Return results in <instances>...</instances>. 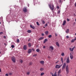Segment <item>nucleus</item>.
Returning <instances> with one entry per match:
<instances>
[{"instance_id": "f257e3e1", "label": "nucleus", "mask_w": 76, "mask_h": 76, "mask_svg": "<svg viewBox=\"0 0 76 76\" xmlns=\"http://www.w3.org/2000/svg\"><path fill=\"white\" fill-rule=\"evenodd\" d=\"M48 6L50 10H52V12H53V10H54V5L53 4H49Z\"/></svg>"}, {"instance_id": "f03ea898", "label": "nucleus", "mask_w": 76, "mask_h": 76, "mask_svg": "<svg viewBox=\"0 0 76 76\" xmlns=\"http://www.w3.org/2000/svg\"><path fill=\"white\" fill-rule=\"evenodd\" d=\"M66 74H68L69 73V66L66 65Z\"/></svg>"}, {"instance_id": "7ed1b4c3", "label": "nucleus", "mask_w": 76, "mask_h": 76, "mask_svg": "<svg viewBox=\"0 0 76 76\" xmlns=\"http://www.w3.org/2000/svg\"><path fill=\"white\" fill-rule=\"evenodd\" d=\"M11 59L13 63H15L16 62V58L15 57L13 56L11 57Z\"/></svg>"}, {"instance_id": "20e7f679", "label": "nucleus", "mask_w": 76, "mask_h": 76, "mask_svg": "<svg viewBox=\"0 0 76 76\" xmlns=\"http://www.w3.org/2000/svg\"><path fill=\"white\" fill-rule=\"evenodd\" d=\"M66 63H64L63 65L62 69L64 70V69H65V68L66 67Z\"/></svg>"}, {"instance_id": "39448f33", "label": "nucleus", "mask_w": 76, "mask_h": 76, "mask_svg": "<svg viewBox=\"0 0 76 76\" xmlns=\"http://www.w3.org/2000/svg\"><path fill=\"white\" fill-rule=\"evenodd\" d=\"M62 66V64L60 65H56V69H59V68H60V67H61Z\"/></svg>"}, {"instance_id": "423d86ee", "label": "nucleus", "mask_w": 76, "mask_h": 76, "mask_svg": "<svg viewBox=\"0 0 76 76\" xmlns=\"http://www.w3.org/2000/svg\"><path fill=\"white\" fill-rule=\"evenodd\" d=\"M23 49L24 50H27V45H25L23 46Z\"/></svg>"}, {"instance_id": "0eeeda50", "label": "nucleus", "mask_w": 76, "mask_h": 76, "mask_svg": "<svg viewBox=\"0 0 76 76\" xmlns=\"http://www.w3.org/2000/svg\"><path fill=\"white\" fill-rule=\"evenodd\" d=\"M23 11L24 12L26 13V12H27V9H26V8L24 7L23 8Z\"/></svg>"}, {"instance_id": "6e6552de", "label": "nucleus", "mask_w": 76, "mask_h": 76, "mask_svg": "<svg viewBox=\"0 0 76 76\" xmlns=\"http://www.w3.org/2000/svg\"><path fill=\"white\" fill-rule=\"evenodd\" d=\"M31 52H32V49H29L28 50V54H30V53H31Z\"/></svg>"}, {"instance_id": "1a4fd4ad", "label": "nucleus", "mask_w": 76, "mask_h": 76, "mask_svg": "<svg viewBox=\"0 0 76 76\" xmlns=\"http://www.w3.org/2000/svg\"><path fill=\"white\" fill-rule=\"evenodd\" d=\"M40 64H42V65H43V64H44V61H41L40 62Z\"/></svg>"}, {"instance_id": "9d476101", "label": "nucleus", "mask_w": 76, "mask_h": 76, "mask_svg": "<svg viewBox=\"0 0 76 76\" xmlns=\"http://www.w3.org/2000/svg\"><path fill=\"white\" fill-rule=\"evenodd\" d=\"M70 63V60H69V58H68L66 60V63Z\"/></svg>"}, {"instance_id": "9b49d317", "label": "nucleus", "mask_w": 76, "mask_h": 76, "mask_svg": "<svg viewBox=\"0 0 76 76\" xmlns=\"http://www.w3.org/2000/svg\"><path fill=\"white\" fill-rule=\"evenodd\" d=\"M76 40V37H75V39H72L71 41V42H74Z\"/></svg>"}, {"instance_id": "f8f14e48", "label": "nucleus", "mask_w": 76, "mask_h": 76, "mask_svg": "<svg viewBox=\"0 0 76 76\" xmlns=\"http://www.w3.org/2000/svg\"><path fill=\"white\" fill-rule=\"evenodd\" d=\"M28 47H31V46H32V45L31 44V43H29L28 44Z\"/></svg>"}, {"instance_id": "ddd939ff", "label": "nucleus", "mask_w": 76, "mask_h": 76, "mask_svg": "<svg viewBox=\"0 0 76 76\" xmlns=\"http://www.w3.org/2000/svg\"><path fill=\"white\" fill-rule=\"evenodd\" d=\"M47 41H48V40L47 39H46L44 40V41L43 42V43H45L46 42H47Z\"/></svg>"}, {"instance_id": "4468645a", "label": "nucleus", "mask_w": 76, "mask_h": 76, "mask_svg": "<svg viewBox=\"0 0 76 76\" xmlns=\"http://www.w3.org/2000/svg\"><path fill=\"white\" fill-rule=\"evenodd\" d=\"M45 33L46 34V35H48V31H46L45 32Z\"/></svg>"}, {"instance_id": "2eb2a0df", "label": "nucleus", "mask_w": 76, "mask_h": 76, "mask_svg": "<svg viewBox=\"0 0 76 76\" xmlns=\"http://www.w3.org/2000/svg\"><path fill=\"white\" fill-rule=\"evenodd\" d=\"M69 32V29H67L66 30V34H68Z\"/></svg>"}, {"instance_id": "dca6fc26", "label": "nucleus", "mask_w": 76, "mask_h": 76, "mask_svg": "<svg viewBox=\"0 0 76 76\" xmlns=\"http://www.w3.org/2000/svg\"><path fill=\"white\" fill-rule=\"evenodd\" d=\"M44 39V37H41L40 38H39V40L40 41V40H42V39Z\"/></svg>"}, {"instance_id": "f3484780", "label": "nucleus", "mask_w": 76, "mask_h": 76, "mask_svg": "<svg viewBox=\"0 0 76 76\" xmlns=\"http://www.w3.org/2000/svg\"><path fill=\"white\" fill-rule=\"evenodd\" d=\"M66 20H64L63 22V26L65 25V24H66Z\"/></svg>"}, {"instance_id": "a211bd4d", "label": "nucleus", "mask_w": 76, "mask_h": 76, "mask_svg": "<svg viewBox=\"0 0 76 76\" xmlns=\"http://www.w3.org/2000/svg\"><path fill=\"white\" fill-rule=\"evenodd\" d=\"M52 76H57V72H56L54 74L52 75Z\"/></svg>"}, {"instance_id": "6ab92c4d", "label": "nucleus", "mask_w": 76, "mask_h": 76, "mask_svg": "<svg viewBox=\"0 0 76 76\" xmlns=\"http://www.w3.org/2000/svg\"><path fill=\"white\" fill-rule=\"evenodd\" d=\"M50 48L52 50H54V48L52 46H50Z\"/></svg>"}, {"instance_id": "aec40b11", "label": "nucleus", "mask_w": 76, "mask_h": 76, "mask_svg": "<svg viewBox=\"0 0 76 76\" xmlns=\"http://www.w3.org/2000/svg\"><path fill=\"white\" fill-rule=\"evenodd\" d=\"M56 45H57V46H58V47L60 46V45H59V44H58V42H56Z\"/></svg>"}, {"instance_id": "412c9836", "label": "nucleus", "mask_w": 76, "mask_h": 76, "mask_svg": "<svg viewBox=\"0 0 76 76\" xmlns=\"http://www.w3.org/2000/svg\"><path fill=\"white\" fill-rule=\"evenodd\" d=\"M61 73V70H59L58 72V75H60Z\"/></svg>"}, {"instance_id": "4be33fe9", "label": "nucleus", "mask_w": 76, "mask_h": 76, "mask_svg": "<svg viewBox=\"0 0 76 76\" xmlns=\"http://www.w3.org/2000/svg\"><path fill=\"white\" fill-rule=\"evenodd\" d=\"M27 32L29 33H31V32H32V31L31 30H28L27 31Z\"/></svg>"}, {"instance_id": "5701e85b", "label": "nucleus", "mask_w": 76, "mask_h": 76, "mask_svg": "<svg viewBox=\"0 0 76 76\" xmlns=\"http://www.w3.org/2000/svg\"><path fill=\"white\" fill-rule=\"evenodd\" d=\"M30 27L31 28H32L33 29H35V27H34V26H33L31 25H30Z\"/></svg>"}, {"instance_id": "b1692460", "label": "nucleus", "mask_w": 76, "mask_h": 76, "mask_svg": "<svg viewBox=\"0 0 76 76\" xmlns=\"http://www.w3.org/2000/svg\"><path fill=\"white\" fill-rule=\"evenodd\" d=\"M70 58L71 59H72L73 58V56L72 55V54H70Z\"/></svg>"}, {"instance_id": "393cba45", "label": "nucleus", "mask_w": 76, "mask_h": 76, "mask_svg": "<svg viewBox=\"0 0 76 76\" xmlns=\"http://www.w3.org/2000/svg\"><path fill=\"white\" fill-rule=\"evenodd\" d=\"M69 50L71 51H73V50L72 49V48H70Z\"/></svg>"}, {"instance_id": "a878e982", "label": "nucleus", "mask_w": 76, "mask_h": 76, "mask_svg": "<svg viewBox=\"0 0 76 76\" xmlns=\"http://www.w3.org/2000/svg\"><path fill=\"white\" fill-rule=\"evenodd\" d=\"M44 75V73L42 72V73H41V74H40V75L43 76V75Z\"/></svg>"}, {"instance_id": "bb28decb", "label": "nucleus", "mask_w": 76, "mask_h": 76, "mask_svg": "<svg viewBox=\"0 0 76 76\" xmlns=\"http://www.w3.org/2000/svg\"><path fill=\"white\" fill-rule=\"evenodd\" d=\"M44 70V68H41L40 69V71H42L43 70Z\"/></svg>"}, {"instance_id": "cd10ccee", "label": "nucleus", "mask_w": 76, "mask_h": 76, "mask_svg": "<svg viewBox=\"0 0 76 76\" xmlns=\"http://www.w3.org/2000/svg\"><path fill=\"white\" fill-rule=\"evenodd\" d=\"M27 75H29L30 74V72H27L26 73Z\"/></svg>"}, {"instance_id": "c85d7f7f", "label": "nucleus", "mask_w": 76, "mask_h": 76, "mask_svg": "<svg viewBox=\"0 0 76 76\" xmlns=\"http://www.w3.org/2000/svg\"><path fill=\"white\" fill-rule=\"evenodd\" d=\"M62 56H64V53H61Z\"/></svg>"}, {"instance_id": "c756f323", "label": "nucleus", "mask_w": 76, "mask_h": 76, "mask_svg": "<svg viewBox=\"0 0 76 76\" xmlns=\"http://www.w3.org/2000/svg\"><path fill=\"white\" fill-rule=\"evenodd\" d=\"M52 37V35H49L48 36V38H51Z\"/></svg>"}, {"instance_id": "7c9ffc66", "label": "nucleus", "mask_w": 76, "mask_h": 76, "mask_svg": "<svg viewBox=\"0 0 76 76\" xmlns=\"http://www.w3.org/2000/svg\"><path fill=\"white\" fill-rule=\"evenodd\" d=\"M20 61L21 63H23V60H20Z\"/></svg>"}, {"instance_id": "2f4dec72", "label": "nucleus", "mask_w": 76, "mask_h": 76, "mask_svg": "<svg viewBox=\"0 0 76 76\" xmlns=\"http://www.w3.org/2000/svg\"><path fill=\"white\" fill-rule=\"evenodd\" d=\"M36 51L37 52H39V49H36Z\"/></svg>"}, {"instance_id": "473e14b6", "label": "nucleus", "mask_w": 76, "mask_h": 76, "mask_svg": "<svg viewBox=\"0 0 76 76\" xmlns=\"http://www.w3.org/2000/svg\"><path fill=\"white\" fill-rule=\"evenodd\" d=\"M63 58H61V61H62V63H63Z\"/></svg>"}, {"instance_id": "72a5a7b5", "label": "nucleus", "mask_w": 76, "mask_h": 76, "mask_svg": "<svg viewBox=\"0 0 76 76\" xmlns=\"http://www.w3.org/2000/svg\"><path fill=\"white\" fill-rule=\"evenodd\" d=\"M36 23H37V25H38V26H39V23H38V22H37Z\"/></svg>"}, {"instance_id": "f704fd0d", "label": "nucleus", "mask_w": 76, "mask_h": 76, "mask_svg": "<svg viewBox=\"0 0 76 76\" xmlns=\"http://www.w3.org/2000/svg\"><path fill=\"white\" fill-rule=\"evenodd\" d=\"M19 41H20L19 39H17V42H19Z\"/></svg>"}, {"instance_id": "c9c22d12", "label": "nucleus", "mask_w": 76, "mask_h": 76, "mask_svg": "<svg viewBox=\"0 0 76 76\" xmlns=\"http://www.w3.org/2000/svg\"><path fill=\"white\" fill-rule=\"evenodd\" d=\"M60 13V10H58V13H57L58 14H59Z\"/></svg>"}, {"instance_id": "e433bc0d", "label": "nucleus", "mask_w": 76, "mask_h": 76, "mask_svg": "<svg viewBox=\"0 0 76 76\" xmlns=\"http://www.w3.org/2000/svg\"><path fill=\"white\" fill-rule=\"evenodd\" d=\"M29 66H30V65H32V62H30V63H29Z\"/></svg>"}, {"instance_id": "4c0bfd02", "label": "nucleus", "mask_w": 76, "mask_h": 76, "mask_svg": "<svg viewBox=\"0 0 76 76\" xmlns=\"http://www.w3.org/2000/svg\"><path fill=\"white\" fill-rule=\"evenodd\" d=\"M12 48H13L14 47H15V46H14V45H12L11 46Z\"/></svg>"}, {"instance_id": "58836bf2", "label": "nucleus", "mask_w": 76, "mask_h": 76, "mask_svg": "<svg viewBox=\"0 0 76 76\" xmlns=\"http://www.w3.org/2000/svg\"><path fill=\"white\" fill-rule=\"evenodd\" d=\"M59 8H60V7H59V6H57V9H59Z\"/></svg>"}, {"instance_id": "ea45409f", "label": "nucleus", "mask_w": 76, "mask_h": 76, "mask_svg": "<svg viewBox=\"0 0 76 76\" xmlns=\"http://www.w3.org/2000/svg\"><path fill=\"white\" fill-rule=\"evenodd\" d=\"M3 34V32H0V35H1V34Z\"/></svg>"}, {"instance_id": "a19ab883", "label": "nucleus", "mask_w": 76, "mask_h": 76, "mask_svg": "<svg viewBox=\"0 0 76 76\" xmlns=\"http://www.w3.org/2000/svg\"><path fill=\"white\" fill-rule=\"evenodd\" d=\"M9 75H12V73H11V72H10L9 73Z\"/></svg>"}, {"instance_id": "79ce46f5", "label": "nucleus", "mask_w": 76, "mask_h": 76, "mask_svg": "<svg viewBox=\"0 0 76 76\" xmlns=\"http://www.w3.org/2000/svg\"><path fill=\"white\" fill-rule=\"evenodd\" d=\"M5 76H9V74H5Z\"/></svg>"}, {"instance_id": "37998d69", "label": "nucleus", "mask_w": 76, "mask_h": 76, "mask_svg": "<svg viewBox=\"0 0 76 76\" xmlns=\"http://www.w3.org/2000/svg\"><path fill=\"white\" fill-rule=\"evenodd\" d=\"M42 22L43 23V24H44V23H45V21L44 20H43L42 21Z\"/></svg>"}, {"instance_id": "c03bdc74", "label": "nucleus", "mask_w": 76, "mask_h": 76, "mask_svg": "<svg viewBox=\"0 0 76 76\" xmlns=\"http://www.w3.org/2000/svg\"><path fill=\"white\" fill-rule=\"evenodd\" d=\"M66 38H69V37L68 36H67L66 37Z\"/></svg>"}, {"instance_id": "a18cd8bd", "label": "nucleus", "mask_w": 76, "mask_h": 76, "mask_svg": "<svg viewBox=\"0 0 76 76\" xmlns=\"http://www.w3.org/2000/svg\"><path fill=\"white\" fill-rule=\"evenodd\" d=\"M33 57H35V56H37V54H35L34 55H33Z\"/></svg>"}, {"instance_id": "49530a36", "label": "nucleus", "mask_w": 76, "mask_h": 76, "mask_svg": "<svg viewBox=\"0 0 76 76\" xmlns=\"http://www.w3.org/2000/svg\"><path fill=\"white\" fill-rule=\"evenodd\" d=\"M67 21H68V22H69V21H70V20L68 18L67 19Z\"/></svg>"}, {"instance_id": "de8ad7c7", "label": "nucleus", "mask_w": 76, "mask_h": 76, "mask_svg": "<svg viewBox=\"0 0 76 76\" xmlns=\"http://www.w3.org/2000/svg\"><path fill=\"white\" fill-rule=\"evenodd\" d=\"M74 48H75V46L74 47L72 48V50H74Z\"/></svg>"}, {"instance_id": "09e8293b", "label": "nucleus", "mask_w": 76, "mask_h": 76, "mask_svg": "<svg viewBox=\"0 0 76 76\" xmlns=\"http://www.w3.org/2000/svg\"><path fill=\"white\" fill-rule=\"evenodd\" d=\"M42 36H44V33L42 34Z\"/></svg>"}, {"instance_id": "8fccbe9b", "label": "nucleus", "mask_w": 76, "mask_h": 76, "mask_svg": "<svg viewBox=\"0 0 76 76\" xmlns=\"http://www.w3.org/2000/svg\"><path fill=\"white\" fill-rule=\"evenodd\" d=\"M50 74H51V75H52V76L53 75V73H52L51 72H50Z\"/></svg>"}, {"instance_id": "3c124183", "label": "nucleus", "mask_w": 76, "mask_h": 76, "mask_svg": "<svg viewBox=\"0 0 76 76\" xmlns=\"http://www.w3.org/2000/svg\"><path fill=\"white\" fill-rule=\"evenodd\" d=\"M58 76H61V75L58 74Z\"/></svg>"}, {"instance_id": "603ef678", "label": "nucleus", "mask_w": 76, "mask_h": 76, "mask_svg": "<svg viewBox=\"0 0 76 76\" xmlns=\"http://www.w3.org/2000/svg\"><path fill=\"white\" fill-rule=\"evenodd\" d=\"M55 36H56V37H57V35H58V34H57L55 33Z\"/></svg>"}, {"instance_id": "864d4df0", "label": "nucleus", "mask_w": 76, "mask_h": 76, "mask_svg": "<svg viewBox=\"0 0 76 76\" xmlns=\"http://www.w3.org/2000/svg\"><path fill=\"white\" fill-rule=\"evenodd\" d=\"M32 50L33 51H35V50H34V48H32Z\"/></svg>"}, {"instance_id": "5fc2aeb1", "label": "nucleus", "mask_w": 76, "mask_h": 76, "mask_svg": "<svg viewBox=\"0 0 76 76\" xmlns=\"http://www.w3.org/2000/svg\"><path fill=\"white\" fill-rule=\"evenodd\" d=\"M59 1L60 3H61V2H62L61 0H59Z\"/></svg>"}, {"instance_id": "6e6d98bb", "label": "nucleus", "mask_w": 76, "mask_h": 76, "mask_svg": "<svg viewBox=\"0 0 76 76\" xmlns=\"http://www.w3.org/2000/svg\"><path fill=\"white\" fill-rule=\"evenodd\" d=\"M48 26L47 24H46L45 25V26Z\"/></svg>"}, {"instance_id": "4d7b16f0", "label": "nucleus", "mask_w": 76, "mask_h": 76, "mask_svg": "<svg viewBox=\"0 0 76 76\" xmlns=\"http://www.w3.org/2000/svg\"><path fill=\"white\" fill-rule=\"evenodd\" d=\"M43 48H45V46H44L43 47Z\"/></svg>"}, {"instance_id": "13d9d810", "label": "nucleus", "mask_w": 76, "mask_h": 76, "mask_svg": "<svg viewBox=\"0 0 76 76\" xmlns=\"http://www.w3.org/2000/svg\"><path fill=\"white\" fill-rule=\"evenodd\" d=\"M48 58H51L49 56H48Z\"/></svg>"}, {"instance_id": "bf43d9fd", "label": "nucleus", "mask_w": 76, "mask_h": 76, "mask_svg": "<svg viewBox=\"0 0 76 76\" xmlns=\"http://www.w3.org/2000/svg\"><path fill=\"white\" fill-rule=\"evenodd\" d=\"M4 45H5V46H6V43H4Z\"/></svg>"}, {"instance_id": "052dcab7", "label": "nucleus", "mask_w": 76, "mask_h": 76, "mask_svg": "<svg viewBox=\"0 0 76 76\" xmlns=\"http://www.w3.org/2000/svg\"><path fill=\"white\" fill-rule=\"evenodd\" d=\"M1 72V69L0 68V72Z\"/></svg>"}, {"instance_id": "680f3d73", "label": "nucleus", "mask_w": 76, "mask_h": 76, "mask_svg": "<svg viewBox=\"0 0 76 76\" xmlns=\"http://www.w3.org/2000/svg\"><path fill=\"white\" fill-rule=\"evenodd\" d=\"M28 7H29V4H28Z\"/></svg>"}, {"instance_id": "e2e57ef3", "label": "nucleus", "mask_w": 76, "mask_h": 76, "mask_svg": "<svg viewBox=\"0 0 76 76\" xmlns=\"http://www.w3.org/2000/svg\"><path fill=\"white\" fill-rule=\"evenodd\" d=\"M4 38H6V36H4Z\"/></svg>"}, {"instance_id": "0e129e2a", "label": "nucleus", "mask_w": 76, "mask_h": 76, "mask_svg": "<svg viewBox=\"0 0 76 76\" xmlns=\"http://www.w3.org/2000/svg\"><path fill=\"white\" fill-rule=\"evenodd\" d=\"M58 61L56 62V63H58Z\"/></svg>"}, {"instance_id": "69168bd1", "label": "nucleus", "mask_w": 76, "mask_h": 76, "mask_svg": "<svg viewBox=\"0 0 76 76\" xmlns=\"http://www.w3.org/2000/svg\"><path fill=\"white\" fill-rule=\"evenodd\" d=\"M28 41H30V40H29H29H28Z\"/></svg>"}, {"instance_id": "338daca9", "label": "nucleus", "mask_w": 76, "mask_h": 76, "mask_svg": "<svg viewBox=\"0 0 76 76\" xmlns=\"http://www.w3.org/2000/svg\"><path fill=\"white\" fill-rule=\"evenodd\" d=\"M75 22H76V19H75Z\"/></svg>"}, {"instance_id": "774afa93", "label": "nucleus", "mask_w": 76, "mask_h": 76, "mask_svg": "<svg viewBox=\"0 0 76 76\" xmlns=\"http://www.w3.org/2000/svg\"><path fill=\"white\" fill-rule=\"evenodd\" d=\"M0 24H1V22H0Z\"/></svg>"}]
</instances>
